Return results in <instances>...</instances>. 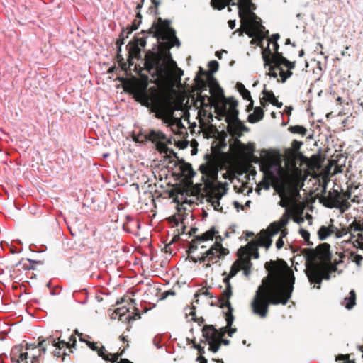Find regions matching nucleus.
<instances>
[{"instance_id":"obj_1","label":"nucleus","mask_w":363,"mask_h":363,"mask_svg":"<svg viewBox=\"0 0 363 363\" xmlns=\"http://www.w3.org/2000/svg\"><path fill=\"white\" fill-rule=\"evenodd\" d=\"M169 20H163L157 18L152 26L147 30H142L144 35L143 37L135 36L128 45V67L134 65L133 59L140 58V48L146 45L147 35H152L159 42V52L149 50L145 55L144 69L152 77L164 78L169 74V65L176 66V62L172 60L169 50L174 46H179L180 42L176 36L175 30L170 27Z\"/></svg>"},{"instance_id":"obj_2","label":"nucleus","mask_w":363,"mask_h":363,"mask_svg":"<svg viewBox=\"0 0 363 363\" xmlns=\"http://www.w3.org/2000/svg\"><path fill=\"white\" fill-rule=\"evenodd\" d=\"M268 275L262 281L251 303L252 312L262 318L267 317L269 305H286L291 297L295 277L286 262L278 259L264 264Z\"/></svg>"},{"instance_id":"obj_3","label":"nucleus","mask_w":363,"mask_h":363,"mask_svg":"<svg viewBox=\"0 0 363 363\" xmlns=\"http://www.w3.org/2000/svg\"><path fill=\"white\" fill-rule=\"evenodd\" d=\"M237 151L240 155V157H232L227 156L223 152L222 148L227 147L224 140H220L212 146L213 154L217 156L212 157L210 155H206L204 159H322L318 155H312L310 157H306L300 151L303 143L294 140L291 146L288 148H270L263 149L259 152V157L254 155L255 152V145L254 143H242L240 140L235 141Z\"/></svg>"},{"instance_id":"obj_4","label":"nucleus","mask_w":363,"mask_h":363,"mask_svg":"<svg viewBox=\"0 0 363 363\" xmlns=\"http://www.w3.org/2000/svg\"><path fill=\"white\" fill-rule=\"evenodd\" d=\"M169 162H175L178 165L179 172L178 174L182 177V181L186 187L178 189V193L182 196H192L193 199L186 198L183 200L184 203H197L199 201H202L206 197L207 202L210 203L216 211L223 212V208L220 207V200L225 194L220 187L216 186L211 182H206L204 184H196L193 185L192 178L195 175V172L189 163L185 162V160H169Z\"/></svg>"},{"instance_id":"obj_5","label":"nucleus","mask_w":363,"mask_h":363,"mask_svg":"<svg viewBox=\"0 0 363 363\" xmlns=\"http://www.w3.org/2000/svg\"><path fill=\"white\" fill-rule=\"evenodd\" d=\"M140 79L135 77L130 78H121L120 80L123 84L125 91L133 94L135 100L140 102L143 105L149 107L152 106V111L157 113V116L160 113H164L167 105V98L166 95L156 87H151L147 91L148 86L149 77L147 75L143 74L141 67L138 68L135 65Z\"/></svg>"},{"instance_id":"obj_6","label":"nucleus","mask_w":363,"mask_h":363,"mask_svg":"<svg viewBox=\"0 0 363 363\" xmlns=\"http://www.w3.org/2000/svg\"><path fill=\"white\" fill-rule=\"evenodd\" d=\"M297 160H206V164L200 165L199 169L201 172L202 179H215L217 177L218 169L216 162H246L247 164H259L260 169L263 172L264 177L271 181L275 182L280 179L283 183L291 172L292 167H297Z\"/></svg>"},{"instance_id":"obj_7","label":"nucleus","mask_w":363,"mask_h":363,"mask_svg":"<svg viewBox=\"0 0 363 363\" xmlns=\"http://www.w3.org/2000/svg\"><path fill=\"white\" fill-rule=\"evenodd\" d=\"M273 43L274 53L269 49V45L265 49H263L262 54V58L264 62L265 66H269V75L274 78L279 75L281 78V82L284 83L287 79L291 77L293 74L292 69L296 67V61L291 62L284 57L282 52H279V45L277 42Z\"/></svg>"},{"instance_id":"obj_8","label":"nucleus","mask_w":363,"mask_h":363,"mask_svg":"<svg viewBox=\"0 0 363 363\" xmlns=\"http://www.w3.org/2000/svg\"><path fill=\"white\" fill-rule=\"evenodd\" d=\"M238 16L241 23L245 28V33L249 37H253L257 33L269 34V30L262 25L260 18L254 12L257 9L252 0H238Z\"/></svg>"},{"instance_id":"obj_9","label":"nucleus","mask_w":363,"mask_h":363,"mask_svg":"<svg viewBox=\"0 0 363 363\" xmlns=\"http://www.w3.org/2000/svg\"><path fill=\"white\" fill-rule=\"evenodd\" d=\"M238 102L234 98L226 99L223 106H217L216 113L220 117H225L228 123V131L232 136L241 137L243 132L249 131V128L238 118L239 111L237 109Z\"/></svg>"},{"instance_id":"obj_10","label":"nucleus","mask_w":363,"mask_h":363,"mask_svg":"<svg viewBox=\"0 0 363 363\" xmlns=\"http://www.w3.org/2000/svg\"><path fill=\"white\" fill-rule=\"evenodd\" d=\"M134 140L138 143L152 142L154 144L156 150L161 155H164L163 159H171L172 156L174 159H179L173 149L168 147L172 144V138H169L160 130H150L147 134H138L134 138Z\"/></svg>"},{"instance_id":"obj_11","label":"nucleus","mask_w":363,"mask_h":363,"mask_svg":"<svg viewBox=\"0 0 363 363\" xmlns=\"http://www.w3.org/2000/svg\"><path fill=\"white\" fill-rule=\"evenodd\" d=\"M292 172L281 184L284 191L289 193L292 197L299 195V189L303 185L305 177L303 170L298 167H292Z\"/></svg>"},{"instance_id":"obj_12","label":"nucleus","mask_w":363,"mask_h":363,"mask_svg":"<svg viewBox=\"0 0 363 363\" xmlns=\"http://www.w3.org/2000/svg\"><path fill=\"white\" fill-rule=\"evenodd\" d=\"M342 197V192L337 189H333L329 191L326 196H322L320 201L325 207L338 208L342 213L351 207V204L349 201L343 202Z\"/></svg>"},{"instance_id":"obj_13","label":"nucleus","mask_w":363,"mask_h":363,"mask_svg":"<svg viewBox=\"0 0 363 363\" xmlns=\"http://www.w3.org/2000/svg\"><path fill=\"white\" fill-rule=\"evenodd\" d=\"M303 252L306 255L308 259L311 262L319 260L323 264L326 265L331 263V254L330 252V245L323 243L319 245L316 249H304Z\"/></svg>"},{"instance_id":"obj_14","label":"nucleus","mask_w":363,"mask_h":363,"mask_svg":"<svg viewBox=\"0 0 363 363\" xmlns=\"http://www.w3.org/2000/svg\"><path fill=\"white\" fill-rule=\"evenodd\" d=\"M306 275L311 283L317 284V289L320 288L323 279H329L330 272L324 265L318 263L311 264L306 270Z\"/></svg>"},{"instance_id":"obj_15","label":"nucleus","mask_w":363,"mask_h":363,"mask_svg":"<svg viewBox=\"0 0 363 363\" xmlns=\"http://www.w3.org/2000/svg\"><path fill=\"white\" fill-rule=\"evenodd\" d=\"M216 242L206 252V257H208V263L205 265L206 268L211 267V263H217L219 259L229 254V250L223 247L220 242L221 237L216 236Z\"/></svg>"},{"instance_id":"obj_16","label":"nucleus","mask_w":363,"mask_h":363,"mask_svg":"<svg viewBox=\"0 0 363 363\" xmlns=\"http://www.w3.org/2000/svg\"><path fill=\"white\" fill-rule=\"evenodd\" d=\"M38 354H33V363H38V358L42 355V354H45L47 351V346L48 345H52L55 347L65 348V340H61L60 337L57 338H55L53 336L50 335L48 337L44 338L40 336L38 338Z\"/></svg>"},{"instance_id":"obj_17","label":"nucleus","mask_w":363,"mask_h":363,"mask_svg":"<svg viewBox=\"0 0 363 363\" xmlns=\"http://www.w3.org/2000/svg\"><path fill=\"white\" fill-rule=\"evenodd\" d=\"M241 262L240 259L236 260L231 266L230 271L228 274L225 272L223 273V276H226L223 279V282L225 284V289L223 291V294L225 298H230L233 294V288L230 281V279L235 277L237 273L241 270L240 267Z\"/></svg>"},{"instance_id":"obj_18","label":"nucleus","mask_w":363,"mask_h":363,"mask_svg":"<svg viewBox=\"0 0 363 363\" xmlns=\"http://www.w3.org/2000/svg\"><path fill=\"white\" fill-rule=\"evenodd\" d=\"M135 310L137 311L134 314V315H132V316L127 315L126 316L127 313L129 312V308H127L126 306L118 308L115 309L114 311L113 312V313L111 315V318L116 319L118 318L120 320H122V321H123V320L131 321V320H135L137 319H140V313L138 312V311L136 308H135Z\"/></svg>"},{"instance_id":"obj_19","label":"nucleus","mask_w":363,"mask_h":363,"mask_svg":"<svg viewBox=\"0 0 363 363\" xmlns=\"http://www.w3.org/2000/svg\"><path fill=\"white\" fill-rule=\"evenodd\" d=\"M289 219V216L287 213H285L279 220L271 223L266 231H267L268 234L270 235L271 237L277 234L281 228H284L287 225Z\"/></svg>"},{"instance_id":"obj_20","label":"nucleus","mask_w":363,"mask_h":363,"mask_svg":"<svg viewBox=\"0 0 363 363\" xmlns=\"http://www.w3.org/2000/svg\"><path fill=\"white\" fill-rule=\"evenodd\" d=\"M360 228V220H354L348 227H345L341 229L337 230L336 238H342L344 235L350 233L351 236V239L354 238L355 235V233L357 231H359Z\"/></svg>"},{"instance_id":"obj_21","label":"nucleus","mask_w":363,"mask_h":363,"mask_svg":"<svg viewBox=\"0 0 363 363\" xmlns=\"http://www.w3.org/2000/svg\"><path fill=\"white\" fill-rule=\"evenodd\" d=\"M230 298H225L223 294H221L220 297L219 298L220 307L228 308V311L225 313V320L227 322V327L229 328L231 327L234 320V317L233 315V308L230 302Z\"/></svg>"},{"instance_id":"obj_22","label":"nucleus","mask_w":363,"mask_h":363,"mask_svg":"<svg viewBox=\"0 0 363 363\" xmlns=\"http://www.w3.org/2000/svg\"><path fill=\"white\" fill-rule=\"evenodd\" d=\"M203 337L206 342L215 341L219 339L218 330L213 325H206L202 329Z\"/></svg>"},{"instance_id":"obj_23","label":"nucleus","mask_w":363,"mask_h":363,"mask_svg":"<svg viewBox=\"0 0 363 363\" xmlns=\"http://www.w3.org/2000/svg\"><path fill=\"white\" fill-rule=\"evenodd\" d=\"M211 80H212V84H213L211 88V94L217 96L218 98L221 99V100H222L221 104L216 105L215 108L217 106H223L226 99H229L230 97L225 98L223 94V90L222 89L221 87H220V86L218 85V84L216 81V79L214 78L211 77Z\"/></svg>"},{"instance_id":"obj_24","label":"nucleus","mask_w":363,"mask_h":363,"mask_svg":"<svg viewBox=\"0 0 363 363\" xmlns=\"http://www.w3.org/2000/svg\"><path fill=\"white\" fill-rule=\"evenodd\" d=\"M12 359L16 358L18 363H28L27 352H23V347L21 346L15 347L11 352Z\"/></svg>"},{"instance_id":"obj_25","label":"nucleus","mask_w":363,"mask_h":363,"mask_svg":"<svg viewBox=\"0 0 363 363\" xmlns=\"http://www.w3.org/2000/svg\"><path fill=\"white\" fill-rule=\"evenodd\" d=\"M255 242H257L258 246L264 247L266 249H269L272 245V240L267 231L263 230L260 232L259 236Z\"/></svg>"},{"instance_id":"obj_26","label":"nucleus","mask_w":363,"mask_h":363,"mask_svg":"<svg viewBox=\"0 0 363 363\" xmlns=\"http://www.w3.org/2000/svg\"><path fill=\"white\" fill-rule=\"evenodd\" d=\"M238 1H235V0H211V5L217 10H222L229 5L238 6Z\"/></svg>"},{"instance_id":"obj_27","label":"nucleus","mask_w":363,"mask_h":363,"mask_svg":"<svg viewBox=\"0 0 363 363\" xmlns=\"http://www.w3.org/2000/svg\"><path fill=\"white\" fill-rule=\"evenodd\" d=\"M264 116L263 109L261 107H255L254 113H251L247 117V121L250 123H255L260 121Z\"/></svg>"},{"instance_id":"obj_28","label":"nucleus","mask_w":363,"mask_h":363,"mask_svg":"<svg viewBox=\"0 0 363 363\" xmlns=\"http://www.w3.org/2000/svg\"><path fill=\"white\" fill-rule=\"evenodd\" d=\"M218 233V231L216 230L215 227H211L208 230L201 234V235L196 236V240L199 242H204L208 240H212L213 238Z\"/></svg>"},{"instance_id":"obj_29","label":"nucleus","mask_w":363,"mask_h":363,"mask_svg":"<svg viewBox=\"0 0 363 363\" xmlns=\"http://www.w3.org/2000/svg\"><path fill=\"white\" fill-rule=\"evenodd\" d=\"M264 94V99L271 103L273 106H277V108H281L283 104L279 102L277 99L275 97L272 91L264 90L262 91Z\"/></svg>"},{"instance_id":"obj_30","label":"nucleus","mask_w":363,"mask_h":363,"mask_svg":"<svg viewBox=\"0 0 363 363\" xmlns=\"http://www.w3.org/2000/svg\"><path fill=\"white\" fill-rule=\"evenodd\" d=\"M258 244L255 241H251L247 243L245 248L240 249V250H243L244 254L247 256H249L251 253L256 252L255 259H258L259 257L258 252Z\"/></svg>"},{"instance_id":"obj_31","label":"nucleus","mask_w":363,"mask_h":363,"mask_svg":"<svg viewBox=\"0 0 363 363\" xmlns=\"http://www.w3.org/2000/svg\"><path fill=\"white\" fill-rule=\"evenodd\" d=\"M343 304L349 310L354 307L356 304V294L354 290L350 291V296L344 299Z\"/></svg>"},{"instance_id":"obj_32","label":"nucleus","mask_w":363,"mask_h":363,"mask_svg":"<svg viewBox=\"0 0 363 363\" xmlns=\"http://www.w3.org/2000/svg\"><path fill=\"white\" fill-rule=\"evenodd\" d=\"M239 259H240V262H241V264H240L241 269L243 270V273L245 276H248L250 274V269L252 267L250 258L245 257V258H240Z\"/></svg>"},{"instance_id":"obj_33","label":"nucleus","mask_w":363,"mask_h":363,"mask_svg":"<svg viewBox=\"0 0 363 363\" xmlns=\"http://www.w3.org/2000/svg\"><path fill=\"white\" fill-rule=\"evenodd\" d=\"M360 228L359 231H357V239L354 241V246L363 250V222L360 221Z\"/></svg>"},{"instance_id":"obj_34","label":"nucleus","mask_w":363,"mask_h":363,"mask_svg":"<svg viewBox=\"0 0 363 363\" xmlns=\"http://www.w3.org/2000/svg\"><path fill=\"white\" fill-rule=\"evenodd\" d=\"M142 15L140 12H138L136 15V18L133 21L130 25V31H128L126 33L127 38L129 37V35L131 34L134 30H137L140 24L141 23Z\"/></svg>"},{"instance_id":"obj_35","label":"nucleus","mask_w":363,"mask_h":363,"mask_svg":"<svg viewBox=\"0 0 363 363\" xmlns=\"http://www.w3.org/2000/svg\"><path fill=\"white\" fill-rule=\"evenodd\" d=\"M236 87L244 99L248 100L252 99L250 92L245 88L243 84L238 82Z\"/></svg>"},{"instance_id":"obj_36","label":"nucleus","mask_w":363,"mask_h":363,"mask_svg":"<svg viewBox=\"0 0 363 363\" xmlns=\"http://www.w3.org/2000/svg\"><path fill=\"white\" fill-rule=\"evenodd\" d=\"M269 34L266 33H257L254 35L252 39L250 40V43L251 45L257 44L258 46L263 48L262 41L263 40L268 36Z\"/></svg>"},{"instance_id":"obj_37","label":"nucleus","mask_w":363,"mask_h":363,"mask_svg":"<svg viewBox=\"0 0 363 363\" xmlns=\"http://www.w3.org/2000/svg\"><path fill=\"white\" fill-rule=\"evenodd\" d=\"M288 130L291 133L300 134L303 136L306 135L307 133V129L305 127L298 125L290 126Z\"/></svg>"},{"instance_id":"obj_38","label":"nucleus","mask_w":363,"mask_h":363,"mask_svg":"<svg viewBox=\"0 0 363 363\" xmlns=\"http://www.w3.org/2000/svg\"><path fill=\"white\" fill-rule=\"evenodd\" d=\"M318 238L320 240H325L328 236L331 235V231L326 226L322 225L318 231Z\"/></svg>"},{"instance_id":"obj_39","label":"nucleus","mask_w":363,"mask_h":363,"mask_svg":"<svg viewBox=\"0 0 363 363\" xmlns=\"http://www.w3.org/2000/svg\"><path fill=\"white\" fill-rule=\"evenodd\" d=\"M116 57L121 69L125 71L126 72V74H129L128 69L130 71V67H128V65H127V63L124 61L123 57L121 55V52H119V50H118Z\"/></svg>"},{"instance_id":"obj_40","label":"nucleus","mask_w":363,"mask_h":363,"mask_svg":"<svg viewBox=\"0 0 363 363\" xmlns=\"http://www.w3.org/2000/svg\"><path fill=\"white\" fill-rule=\"evenodd\" d=\"M197 101L201 103V106H208V104H211L212 101V98L208 96L207 95H202L201 93H199L197 94Z\"/></svg>"},{"instance_id":"obj_41","label":"nucleus","mask_w":363,"mask_h":363,"mask_svg":"<svg viewBox=\"0 0 363 363\" xmlns=\"http://www.w3.org/2000/svg\"><path fill=\"white\" fill-rule=\"evenodd\" d=\"M97 354L101 357L104 361H109V352L106 350L104 346H101L96 350Z\"/></svg>"},{"instance_id":"obj_42","label":"nucleus","mask_w":363,"mask_h":363,"mask_svg":"<svg viewBox=\"0 0 363 363\" xmlns=\"http://www.w3.org/2000/svg\"><path fill=\"white\" fill-rule=\"evenodd\" d=\"M200 295H204L206 296H209L211 298L213 297L212 294L209 292L208 288L203 287L200 289L195 294L194 298H196L195 302L198 303L199 300L198 298Z\"/></svg>"},{"instance_id":"obj_43","label":"nucleus","mask_w":363,"mask_h":363,"mask_svg":"<svg viewBox=\"0 0 363 363\" xmlns=\"http://www.w3.org/2000/svg\"><path fill=\"white\" fill-rule=\"evenodd\" d=\"M195 82L197 85V89H198V90L200 91L201 93L203 90L206 89L207 85H206V82L204 79H201L199 76H196V79H195Z\"/></svg>"},{"instance_id":"obj_44","label":"nucleus","mask_w":363,"mask_h":363,"mask_svg":"<svg viewBox=\"0 0 363 363\" xmlns=\"http://www.w3.org/2000/svg\"><path fill=\"white\" fill-rule=\"evenodd\" d=\"M199 241L196 240V236L194 237V238L189 243V249L186 250V252L188 254V256H191L190 254L194 252L197 248V242Z\"/></svg>"},{"instance_id":"obj_45","label":"nucleus","mask_w":363,"mask_h":363,"mask_svg":"<svg viewBox=\"0 0 363 363\" xmlns=\"http://www.w3.org/2000/svg\"><path fill=\"white\" fill-rule=\"evenodd\" d=\"M209 345V350L213 352H216L218 351L220 346V341L219 340L215 341H211L208 342Z\"/></svg>"},{"instance_id":"obj_46","label":"nucleus","mask_w":363,"mask_h":363,"mask_svg":"<svg viewBox=\"0 0 363 363\" xmlns=\"http://www.w3.org/2000/svg\"><path fill=\"white\" fill-rule=\"evenodd\" d=\"M76 343H77L76 337H75L74 335L72 334L69 337V341L68 342L65 341V347H67V348H69V349H72V347H75Z\"/></svg>"},{"instance_id":"obj_47","label":"nucleus","mask_w":363,"mask_h":363,"mask_svg":"<svg viewBox=\"0 0 363 363\" xmlns=\"http://www.w3.org/2000/svg\"><path fill=\"white\" fill-rule=\"evenodd\" d=\"M351 257H352V261L354 262L357 266H360L362 261L363 260V257L360 255L356 254L354 252H352L350 253Z\"/></svg>"},{"instance_id":"obj_48","label":"nucleus","mask_w":363,"mask_h":363,"mask_svg":"<svg viewBox=\"0 0 363 363\" xmlns=\"http://www.w3.org/2000/svg\"><path fill=\"white\" fill-rule=\"evenodd\" d=\"M299 233L301 235V237L305 240V241L307 242V244L308 245H312V243L309 241L310 233L308 230L303 228H301L299 230Z\"/></svg>"},{"instance_id":"obj_49","label":"nucleus","mask_w":363,"mask_h":363,"mask_svg":"<svg viewBox=\"0 0 363 363\" xmlns=\"http://www.w3.org/2000/svg\"><path fill=\"white\" fill-rule=\"evenodd\" d=\"M208 66L209 67L211 72L213 73V72H216L218 71V67H219V64L217 61L212 60L208 62Z\"/></svg>"},{"instance_id":"obj_50","label":"nucleus","mask_w":363,"mask_h":363,"mask_svg":"<svg viewBox=\"0 0 363 363\" xmlns=\"http://www.w3.org/2000/svg\"><path fill=\"white\" fill-rule=\"evenodd\" d=\"M189 259L195 263L197 262L198 261H199L200 262H205L206 261H208V257H206V252L198 258L194 256H189Z\"/></svg>"},{"instance_id":"obj_51","label":"nucleus","mask_w":363,"mask_h":363,"mask_svg":"<svg viewBox=\"0 0 363 363\" xmlns=\"http://www.w3.org/2000/svg\"><path fill=\"white\" fill-rule=\"evenodd\" d=\"M195 309H196L195 307L193 306L192 308H191L192 311L189 313V315H191L192 317L191 319L194 321H197L199 325H201V323H203L204 322V319L203 318H201L198 320H196Z\"/></svg>"},{"instance_id":"obj_52","label":"nucleus","mask_w":363,"mask_h":363,"mask_svg":"<svg viewBox=\"0 0 363 363\" xmlns=\"http://www.w3.org/2000/svg\"><path fill=\"white\" fill-rule=\"evenodd\" d=\"M128 38L125 36H123V33H121L119 38L116 41V45L119 52H121V45L124 44V40Z\"/></svg>"},{"instance_id":"obj_53","label":"nucleus","mask_w":363,"mask_h":363,"mask_svg":"<svg viewBox=\"0 0 363 363\" xmlns=\"http://www.w3.org/2000/svg\"><path fill=\"white\" fill-rule=\"evenodd\" d=\"M350 189L351 187H349L346 191L342 192V199L343 202H345V201H348V200L351 198L352 192Z\"/></svg>"},{"instance_id":"obj_54","label":"nucleus","mask_w":363,"mask_h":363,"mask_svg":"<svg viewBox=\"0 0 363 363\" xmlns=\"http://www.w3.org/2000/svg\"><path fill=\"white\" fill-rule=\"evenodd\" d=\"M121 356V353H114V354H112V353H109V361L108 362H111V363H114V362H118V358Z\"/></svg>"},{"instance_id":"obj_55","label":"nucleus","mask_w":363,"mask_h":363,"mask_svg":"<svg viewBox=\"0 0 363 363\" xmlns=\"http://www.w3.org/2000/svg\"><path fill=\"white\" fill-rule=\"evenodd\" d=\"M328 161L329 162H328L329 164L335 165V174L342 172V170L341 169V167L336 165L337 164V162H339V160H328Z\"/></svg>"},{"instance_id":"obj_56","label":"nucleus","mask_w":363,"mask_h":363,"mask_svg":"<svg viewBox=\"0 0 363 363\" xmlns=\"http://www.w3.org/2000/svg\"><path fill=\"white\" fill-rule=\"evenodd\" d=\"M62 348H60V347H56L55 348V350L53 352V354L55 356H57V357H60V356H63L62 357V360L65 361V356L67 355V354L65 352H61V350Z\"/></svg>"},{"instance_id":"obj_57","label":"nucleus","mask_w":363,"mask_h":363,"mask_svg":"<svg viewBox=\"0 0 363 363\" xmlns=\"http://www.w3.org/2000/svg\"><path fill=\"white\" fill-rule=\"evenodd\" d=\"M228 328L229 327H227V325H226L225 327H222L221 328L218 330V334L219 338L223 337L225 335V334L228 333Z\"/></svg>"},{"instance_id":"obj_58","label":"nucleus","mask_w":363,"mask_h":363,"mask_svg":"<svg viewBox=\"0 0 363 363\" xmlns=\"http://www.w3.org/2000/svg\"><path fill=\"white\" fill-rule=\"evenodd\" d=\"M298 161L300 162L301 164L302 162H304V163H307V164L313 163V164H322L325 162V160H298Z\"/></svg>"},{"instance_id":"obj_59","label":"nucleus","mask_w":363,"mask_h":363,"mask_svg":"<svg viewBox=\"0 0 363 363\" xmlns=\"http://www.w3.org/2000/svg\"><path fill=\"white\" fill-rule=\"evenodd\" d=\"M86 344L88 345V347L93 351H96L98 350L99 347L97 346V343L96 342H91L90 341H86Z\"/></svg>"},{"instance_id":"obj_60","label":"nucleus","mask_w":363,"mask_h":363,"mask_svg":"<svg viewBox=\"0 0 363 363\" xmlns=\"http://www.w3.org/2000/svg\"><path fill=\"white\" fill-rule=\"evenodd\" d=\"M37 348H39V346H38V342L37 344L35 343H33V344H29V343H27L26 345V350H35Z\"/></svg>"},{"instance_id":"obj_61","label":"nucleus","mask_w":363,"mask_h":363,"mask_svg":"<svg viewBox=\"0 0 363 363\" xmlns=\"http://www.w3.org/2000/svg\"><path fill=\"white\" fill-rule=\"evenodd\" d=\"M330 222H331V224L329 225L328 226H327L328 228H329V230L331 231V235L335 233L336 235V233H337V228L335 227L333 223V220L330 219Z\"/></svg>"},{"instance_id":"obj_62","label":"nucleus","mask_w":363,"mask_h":363,"mask_svg":"<svg viewBox=\"0 0 363 363\" xmlns=\"http://www.w3.org/2000/svg\"><path fill=\"white\" fill-rule=\"evenodd\" d=\"M357 104H358V111L363 112V96L358 99Z\"/></svg>"},{"instance_id":"obj_63","label":"nucleus","mask_w":363,"mask_h":363,"mask_svg":"<svg viewBox=\"0 0 363 363\" xmlns=\"http://www.w3.org/2000/svg\"><path fill=\"white\" fill-rule=\"evenodd\" d=\"M280 38V35L278 33H276V34H273L270 38L269 39V43H275V42H277V40L279 39Z\"/></svg>"},{"instance_id":"obj_64","label":"nucleus","mask_w":363,"mask_h":363,"mask_svg":"<svg viewBox=\"0 0 363 363\" xmlns=\"http://www.w3.org/2000/svg\"><path fill=\"white\" fill-rule=\"evenodd\" d=\"M171 245H172L171 242L164 245L163 250L165 253H169L170 255L172 253V250Z\"/></svg>"}]
</instances>
